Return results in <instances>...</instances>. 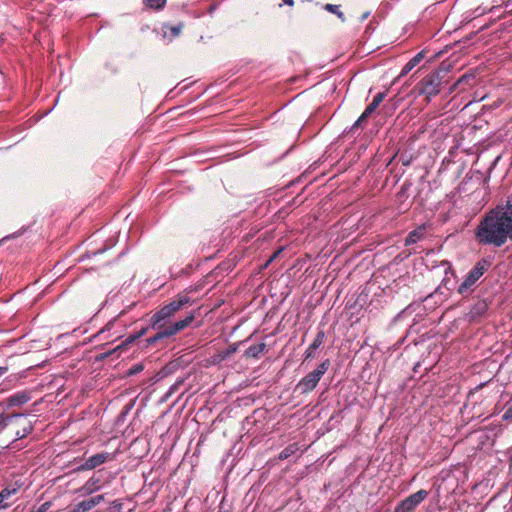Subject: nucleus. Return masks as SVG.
<instances>
[{"mask_svg": "<svg viewBox=\"0 0 512 512\" xmlns=\"http://www.w3.org/2000/svg\"><path fill=\"white\" fill-rule=\"evenodd\" d=\"M191 298L186 293H179L168 304L162 306L150 318L149 327L157 330V333L146 339L147 345H154L160 340L170 338L185 328H187L195 319V311L190 312L184 319L171 323L175 314L192 304Z\"/></svg>", "mask_w": 512, "mask_h": 512, "instance_id": "nucleus-1", "label": "nucleus"}, {"mask_svg": "<svg viewBox=\"0 0 512 512\" xmlns=\"http://www.w3.org/2000/svg\"><path fill=\"white\" fill-rule=\"evenodd\" d=\"M476 239L483 245L494 247L512 240V196L486 214L476 229Z\"/></svg>", "mask_w": 512, "mask_h": 512, "instance_id": "nucleus-2", "label": "nucleus"}, {"mask_svg": "<svg viewBox=\"0 0 512 512\" xmlns=\"http://www.w3.org/2000/svg\"><path fill=\"white\" fill-rule=\"evenodd\" d=\"M450 65L441 63V65L424 78H422L417 84L420 94H424L428 101L431 97L436 96L441 91L444 84H447L446 79L449 72Z\"/></svg>", "mask_w": 512, "mask_h": 512, "instance_id": "nucleus-3", "label": "nucleus"}, {"mask_svg": "<svg viewBox=\"0 0 512 512\" xmlns=\"http://www.w3.org/2000/svg\"><path fill=\"white\" fill-rule=\"evenodd\" d=\"M330 360L325 359L313 371L309 372L295 386V391L300 394H308L312 392L318 385L321 378L328 371Z\"/></svg>", "mask_w": 512, "mask_h": 512, "instance_id": "nucleus-4", "label": "nucleus"}, {"mask_svg": "<svg viewBox=\"0 0 512 512\" xmlns=\"http://www.w3.org/2000/svg\"><path fill=\"white\" fill-rule=\"evenodd\" d=\"M428 496V491L421 489L401 502H399L393 512H414L416 507Z\"/></svg>", "mask_w": 512, "mask_h": 512, "instance_id": "nucleus-5", "label": "nucleus"}, {"mask_svg": "<svg viewBox=\"0 0 512 512\" xmlns=\"http://www.w3.org/2000/svg\"><path fill=\"white\" fill-rule=\"evenodd\" d=\"M114 460V454L109 452H100L87 458L81 465H79L76 471H88L99 467L107 461Z\"/></svg>", "mask_w": 512, "mask_h": 512, "instance_id": "nucleus-6", "label": "nucleus"}, {"mask_svg": "<svg viewBox=\"0 0 512 512\" xmlns=\"http://www.w3.org/2000/svg\"><path fill=\"white\" fill-rule=\"evenodd\" d=\"M12 415H17L19 417L13 419V424H17L19 427L15 430V440L23 439L33 431V424L30 420H28L25 414L22 413H12Z\"/></svg>", "mask_w": 512, "mask_h": 512, "instance_id": "nucleus-7", "label": "nucleus"}, {"mask_svg": "<svg viewBox=\"0 0 512 512\" xmlns=\"http://www.w3.org/2000/svg\"><path fill=\"white\" fill-rule=\"evenodd\" d=\"M31 399V394L29 391H17L16 393L7 397L1 404L6 408L19 407L26 404Z\"/></svg>", "mask_w": 512, "mask_h": 512, "instance_id": "nucleus-8", "label": "nucleus"}, {"mask_svg": "<svg viewBox=\"0 0 512 512\" xmlns=\"http://www.w3.org/2000/svg\"><path fill=\"white\" fill-rule=\"evenodd\" d=\"M104 500V495H96L77 503L69 512H89Z\"/></svg>", "mask_w": 512, "mask_h": 512, "instance_id": "nucleus-9", "label": "nucleus"}, {"mask_svg": "<svg viewBox=\"0 0 512 512\" xmlns=\"http://www.w3.org/2000/svg\"><path fill=\"white\" fill-rule=\"evenodd\" d=\"M491 262L488 259H480L475 266L467 273V277H469L472 282L475 284L477 281L484 275V273L489 269Z\"/></svg>", "mask_w": 512, "mask_h": 512, "instance_id": "nucleus-10", "label": "nucleus"}, {"mask_svg": "<svg viewBox=\"0 0 512 512\" xmlns=\"http://www.w3.org/2000/svg\"><path fill=\"white\" fill-rule=\"evenodd\" d=\"M491 262L488 259H480L475 266L467 273V277H469L472 282L475 284L477 281L484 275V273L489 269Z\"/></svg>", "mask_w": 512, "mask_h": 512, "instance_id": "nucleus-11", "label": "nucleus"}, {"mask_svg": "<svg viewBox=\"0 0 512 512\" xmlns=\"http://www.w3.org/2000/svg\"><path fill=\"white\" fill-rule=\"evenodd\" d=\"M491 262L488 259H480L475 266L467 273V277H469L472 282L475 284L477 281L484 275V273L489 269Z\"/></svg>", "mask_w": 512, "mask_h": 512, "instance_id": "nucleus-12", "label": "nucleus"}, {"mask_svg": "<svg viewBox=\"0 0 512 512\" xmlns=\"http://www.w3.org/2000/svg\"><path fill=\"white\" fill-rule=\"evenodd\" d=\"M491 262L488 259H480L475 266L467 273V277H469L472 282L475 284L477 281L484 275V273L489 269Z\"/></svg>", "mask_w": 512, "mask_h": 512, "instance_id": "nucleus-13", "label": "nucleus"}, {"mask_svg": "<svg viewBox=\"0 0 512 512\" xmlns=\"http://www.w3.org/2000/svg\"><path fill=\"white\" fill-rule=\"evenodd\" d=\"M426 228L424 225L418 226L414 230L410 231L405 238V245L410 246L418 241L422 240L425 236Z\"/></svg>", "mask_w": 512, "mask_h": 512, "instance_id": "nucleus-14", "label": "nucleus"}, {"mask_svg": "<svg viewBox=\"0 0 512 512\" xmlns=\"http://www.w3.org/2000/svg\"><path fill=\"white\" fill-rule=\"evenodd\" d=\"M475 287L476 284L469 277L465 276L462 283L457 286V293L463 298H468L474 292Z\"/></svg>", "mask_w": 512, "mask_h": 512, "instance_id": "nucleus-15", "label": "nucleus"}, {"mask_svg": "<svg viewBox=\"0 0 512 512\" xmlns=\"http://www.w3.org/2000/svg\"><path fill=\"white\" fill-rule=\"evenodd\" d=\"M18 491L16 487H6L0 491V510L6 509L11 506L12 502L9 499Z\"/></svg>", "mask_w": 512, "mask_h": 512, "instance_id": "nucleus-16", "label": "nucleus"}, {"mask_svg": "<svg viewBox=\"0 0 512 512\" xmlns=\"http://www.w3.org/2000/svg\"><path fill=\"white\" fill-rule=\"evenodd\" d=\"M424 58L423 52H419L412 59H410L405 66L402 68L400 76H404L408 74L416 65H418L421 60Z\"/></svg>", "mask_w": 512, "mask_h": 512, "instance_id": "nucleus-17", "label": "nucleus"}, {"mask_svg": "<svg viewBox=\"0 0 512 512\" xmlns=\"http://www.w3.org/2000/svg\"><path fill=\"white\" fill-rule=\"evenodd\" d=\"M100 489V479L92 477L81 488L83 494H91Z\"/></svg>", "mask_w": 512, "mask_h": 512, "instance_id": "nucleus-18", "label": "nucleus"}, {"mask_svg": "<svg viewBox=\"0 0 512 512\" xmlns=\"http://www.w3.org/2000/svg\"><path fill=\"white\" fill-rule=\"evenodd\" d=\"M266 349L265 343H259L256 345H251L248 347L245 351V356L252 357V358H258Z\"/></svg>", "mask_w": 512, "mask_h": 512, "instance_id": "nucleus-19", "label": "nucleus"}, {"mask_svg": "<svg viewBox=\"0 0 512 512\" xmlns=\"http://www.w3.org/2000/svg\"><path fill=\"white\" fill-rule=\"evenodd\" d=\"M442 286H444L449 291H452V290L457 291L454 271H452V270L446 271L445 277L442 281Z\"/></svg>", "mask_w": 512, "mask_h": 512, "instance_id": "nucleus-20", "label": "nucleus"}, {"mask_svg": "<svg viewBox=\"0 0 512 512\" xmlns=\"http://www.w3.org/2000/svg\"><path fill=\"white\" fill-rule=\"evenodd\" d=\"M299 450L298 443H292L286 446L279 454L280 460H285L294 455Z\"/></svg>", "mask_w": 512, "mask_h": 512, "instance_id": "nucleus-21", "label": "nucleus"}, {"mask_svg": "<svg viewBox=\"0 0 512 512\" xmlns=\"http://www.w3.org/2000/svg\"><path fill=\"white\" fill-rule=\"evenodd\" d=\"M17 417V415L5 412L0 413V433H2L10 424H13V419Z\"/></svg>", "mask_w": 512, "mask_h": 512, "instance_id": "nucleus-22", "label": "nucleus"}, {"mask_svg": "<svg viewBox=\"0 0 512 512\" xmlns=\"http://www.w3.org/2000/svg\"><path fill=\"white\" fill-rule=\"evenodd\" d=\"M487 311V304L484 301L476 303L470 310V316L472 318L480 317Z\"/></svg>", "mask_w": 512, "mask_h": 512, "instance_id": "nucleus-23", "label": "nucleus"}, {"mask_svg": "<svg viewBox=\"0 0 512 512\" xmlns=\"http://www.w3.org/2000/svg\"><path fill=\"white\" fill-rule=\"evenodd\" d=\"M144 5L153 10H162L166 5V0H143Z\"/></svg>", "mask_w": 512, "mask_h": 512, "instance_id": "nucleus-24", "label": "nucleus"}, {"mask_svg": "<svg viewBox=\"0 0 512 512\" xmlns=\"http://www.w3.org/2000/svg\"><path fill=\"white\" fill-rule=\"evenodd\" d=\"M149 327H143L138 332H135L134 334L130 335L122 345H119L117 349H120L123 345H127L129 343L134 342L136 339H139L140 337L144 336L146 332L148 331Z\"/></svg>", "mask_w": 512, "mask_h": 512, "instance_id": "nucleus-25", "label": "nucleus"}, {"mask_svg": "<svg viewBox=\"0 0 512 512\" xmlns=\"http://www.w3.org/2000/svg\"><path fill=\"white\" fill-rule=\"evenodd\" d=\"M325 336V332L323 330H319L315 339L311 343V348L318 349L323 344Z\"/></svg>", "mask_w": 512, "mask_h": 512, "instance_id": "nucleus-26", "label": "nucleus"}, {"mask_svg": "<svg viewBox=\"0 0 512 512\" xmlns=\"http://www.w3.org/2000/svg\"><path fill=\"white\" fill-rule=\"evenodd\" d=\"M325 9L331 13L336 14L338 16V18H340L342 21H345L344 14H343V12L340 11L339 5L326 4Z\"/></svg>", "mask_w": 512, "mask_h": 512, "instance_id": "nucleus-27", "label": "nucleus"}, {"mask_svg": "<svg viewBox=\"0 0 512 512\" xmlns=\"http://www.w3.org/2000/svg\"><path fill=\"white\" fill-rule=\"evenodd\" d=\"M165 29L169 30L170 36L172 38L178 37L181 33V30L183 28V24L179 23L178 25L174 26H164Z\"/></svg>", "mask_w": 512, "mask_h": 512, "instance_id": "nucleus-28", "label": "nucleus"}, {"mask_svg": "<svg viewBox=\"0 0 512 512\" xmlns=\"http://www.w3.org/2000/svg\"><path fill=\"white\" fill-rule=\"evenodd\" d=\"M474 76L473 75H468V74H465V75H462L456 82L455 84L453 85L452 89H455L457 86L461 85L462 83H468L470 79H473Z\"/></svg>", "mask_w": 512, "mask_h": 512, "instance_id": "nucleus-29", "label": "nucleus"}, {"mask_svg": "<svg viewBox=\"0 0 512 512\" xmlns=\"http://www.w3.org/2000/svg\"><path fill=\"white\" fill-rule=\"evenodd\" d=\"M142 370H143V365L142 364H135L134 366H132L128 370L127 374L129 376H133V375H136V374L140 373Z\"/></svg>", "mask_w": 512, "mask_h": 512, "instance_id": "nucleus-30", "label": "nucleus"}, {"mask_svg": "<svg viewBox=\"0 0 512 512\" xmlns=\"http://www.w3.org/2000/svg\"><path fill=\"white\" fill-rule=\"evenodd\" d=\"M387 96V93L386 92H379L377 93L374 98H373V102L375 104H377L378 106L384 101V99L386 98Z\"/></svg>", "mask_w": 512, "mask_h": 512, "instance_id": "nucleus-31", "label": "nucleus"}, {"mask_svg": "<svg viewBox=\"0 0 512 512\" xmlns=\"http://www.w3.org/2000/svg\"><path fill=\"white\" fill-rule=\"evenodd\" d=\"M369 117V115H366V112L364 111L361 116L355 121V123L353 124L352 128H358L361 126V124L367 120Z\"/></svg>", "mask_w": 512, "mask_h": 512, "instance_id": "nucleus-32", "label": "nucleus"}, {"mask_svg": "<svg viewBox=\"0 0 512 512\" xmlns=\"http://www.w3.org/2000/svg\"><path fill=\"white\" fill-rule=\"evenodd\" d=\"M51 502L47 501L40 505L37 509H33L31 512H47L51 507Z\"/></svg>", "mask_w": 512, "mask_h": 512, "instance_id": "nucleus-33", "label": "nucleus"}, {"mask_svg": "<svg viewBox=\"0 0 512 512\" xmlns=\"http://www.w3.org/2000/svg\"><path fill=\"white\" fill-rule=\"evenodd\" d=\"M379 106L377 104H375L373 101L365 108V112H366V115H371L372 113L375 112V110L378 108Z\"/></svg>", "mask_w": 512, "mask_h": 512, "instance_id": "nucleus-34", "label": "nucleus"}, {"mask_svg": "<svg viewBox=\"0 0 512 512\" xmlns=\"http://www.w3.org/2000/svg\"><path fill=\"white\" fill-rule=\"evenodd\" d=\"M502 419L504 421H512V405L506 409V411L502 415Z\"/></svg>", "mask_w": 512, "mask_h": 512, "instance_id": "nucleus-35", "label": "nucleus"}, {"mask_svg": "<svg viewBox=\"0 0 512 512\" xmlns=\"http://www.w3.org/2000/svg\"><path fill=\"white\" fill-rule=\"evenodd\" d=\"M315 350L316 349H312L311 345H310L307 348V350L305 351V353H304L305 360L314 358L315 357Z\"/></svg>", "mask_w": 512, "mask_h": 512, "instance_id": "nucleus-36", "label": "nucleus"}, {"mask_svg": "<svg viewBox=\"0 0 512 512\" xmlns=\"http://www.w3.org/2000/svg\"><path fill=\"white\" fill-rule=\"evenodd\" d=\"M281 252V249L274 252L273 255L269 258V260L267 261L266 265H268L269 263H271Z\"/></svg>", "mask_w": 512, "mask_h": 512, "instance_id": "nucleus-37", "label": "nucleus"}, {"mask_svg": "<svg viewBox=\"0 0 512 512\" xmlns=\"http://www.w3.org/2000/svg\"><path fill=\"white\" fill-rule=\"evenodd\" d=\"M104 251H105V249H98L97 251L88 252V253L86 254V256H87V257H91V255L96 256L97 254L102 253V252H104Z\"/></svg>", "mask_w": 512, "mask_h": 512, "instance_id": "nucleus-38", "label": "nucleus"}, {"mask_svg": "<svg viewBox=\"0 0 512 512\" xmlns=\"http://www.w3.org/2000/svg\"><path fill=\"white\" fill-rule=\"evenodd\" d=\"M8 371V367L7 366H0V378L5 375Z\"/></svg>", "mask_w": 512, "mask_h": 512, "instance_id": "nucleus-39", "label": "nucleus"}, {"mask_svg": "<svg viewBox=\"0 0 512 512\" xmlns=\"http://www.w3.org/2000/svg\"><path fill=\"white\" fill-rule=\"evenodd\" d=\"M218 512H231V510L224 505H220Z\"/></svg>", "mask_w": 512, "mask_h": 512, "instance_id": "nucleus-40", "label": "nucleus"}, {"mask_svg": "<svg viewBox=\"0 0 512 512\" xmlns=\"http://www.w3.org/2000/svg\"><path fill=\"white\" fill-rule=\"evenodd\" d=\"M401 162L404 166H408L410 164V160L409 159H406L404 157H401Z\"/></svg>", "mask_w": 512, "mask_h": 512, "instance_id": "nucleus-41", "label": "nucleus"}, {"mask_svg": "<svg viewBox=\"0 0 512 512\" xmlns=\"http://www.w3.org/2000/svg\"><path fill=\"white\" fill-rule=\"evenodd\" d=\"M284 4L292 6L294 4V0H282Z\"/></svg>", "mask_w": 512, "mask_h": 512, "instance_id": "nucleus-42", "label": "nucleus"}, {"mask_svg": "<svg viewBox=\"0 0 512 512\" xmlns=\"http://www.w3.org/2000/svg\"><path fill=\"white\" fill-rule=\"evenodd\" d=\"M215 9H216V5H215V4L210 5V7H209V9H208V12H209L210 14H212V13H213V11H214Z\"/></svg>", "mask_w": 512, "mask_h": 512, "instance_id": "nucleus-43", "label": "nucleus"}, {"mask_svg": "<svg viewBox=\"0 0 512 512\" xmlns=\"http://www.w3.org/2000/svg\"><path fill=\"white\" fill-rule=\"evenodd\" d=\"M369 14H370L369 12H366L365 14H363L361 19L362 20L366 19L369 16Z\"/></svg>", "mask_w": 512, "mask_h": 512, "instance_id": "nucleus-44", "label": "nucleus"}, {"mask_svg": "<svg viewBox=\"0 0 512 512\" xmlns=\"http://www.w3.org/2000/svg\"><path fill=\"white\" fill-rule=\"evenodd\" d=\"M113 506H114V507H121V504H120V503H118L117 501H114V502H113Z\"/></svg>", "mask_w": 512, "mask_h": 512, "instance_id": "nucleus-45", "label": "nucleus"}, {"mask_svg": "<svg viewBox=\"0 0 512 512\" xmlns=\"http://www.w3.org/2000/svg\"><path fill=\"white\" fill-rule=\"evenodd\" d=\"M479 9H480V8H476V12H478V14H477V15H481V14H483V13H484V11H481V12H480V11H479Z\"/></svg>", "mask_w": 512, "mask_h": 512, "instance_id": "nucleus-46", "label": "nucleus"}, {"mask_svg": "<svg viewBox=\"0 0 512 512\" xmlns=\"http://www.w3.org/2000/svg\"><path fill=\"white\" fill-rule=\"evenodd\" d=\"M395 158H396V155H393V156H392V159H390V160H389V163H392V162H393V159H395Z\"/></svg>", "mask_w": 512, "mask_h": 512, "instance_id": "nucleus-47", "label": "nucleus"}, {"mask_svg": "<svg viewBox=\"0 0 512 512\" xmlns=\"http://www.w3.org/2000/svg\"><path fill=\"white\" fill-rule=\"evenodd\" d=\"M395 158H396V155H393V156H392V159H390V160H389V163H392V162H393V159H395Z\"/></svg>", "mask_w": 512, "mask_h": 512, "instance_id": "nucleus-48", "label": "nucleus"}, {"mask_svg": "<svg viewBox=\"0 0 512 512\" xmlns=\"http://www.w3.org/2000/svg\"><path fill=\"white\" fill-rule=\"evenodd\" d=\"M395 158H396V155H393V156H392V159H390V160H389V163H392V162H393V159H395Z\"/></svg>", "mask_w": 512, "mask_h": 512, "instance_id": "nucleus-49", "label": "nucleus"}, {"mask_svg": "<svg viewBox=\"0 0 512 512\" xmlns=\"http://www.w3.org/2000/svg\"><path fill=\"white\" fill-rule=\"evenodd\" d=\"M395 158H396V155H393V156H392V159H390V160H389V163H392V162H393V159H395Z\"/></svg>", "mask_w": 512, "mask_h": 512, "instance_id": "nucleus-50", "label": "nucleus"}, {"mask_svg": "<svg viewBox=\"0 0 512 512\" xmlns=\"http://www.w3.org/2000/svg\"><path fill=\"white\" fill-rule=\"evenodd\" d=\"M484 385H485L484 383L480 384V385L477 387V389L482 388Z\"/></svg>", "mask_w": 512, "mask_h": 512, "instance_id": "nucleus-51", "label": "nucleus"}, {"mask_svg": "<svg viewBox=\"0 0 512 512\" xmlns=\"http://www.w3.org/2000/svg\"><path fill=\"white\" fill-rule=\"evenodd\" d=\"M2 42V40L0 39V43Z\"/></svg>", "mask_w": 512, "mask_h": 512, "instance_id": "nucleus-52", "label": "nucleus"}]
</instances>
